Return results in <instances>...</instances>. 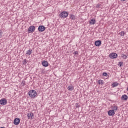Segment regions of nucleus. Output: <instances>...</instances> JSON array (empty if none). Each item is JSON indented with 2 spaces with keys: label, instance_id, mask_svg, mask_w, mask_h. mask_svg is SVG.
<instances>
[{
  "label": "nucleus",
  "instance_id": "28",
  "mask_svg": "<svg viewBox=\"0 0 128 128\" xmlns=\"http://www.w3.org/2000/svg\"><path fill=\"white\" fill-rule=\"evenodd\" d=\"M73 54H74L76 55V54H78V51H75V52H74Z\"/></svg>",
  "mask_w": 128,
  "mask_h": 128
},
{
  "label": "nucleus",
  "instance_id": "16",
  "mask_svg": "<svg viewBox=\"0 0 128 128\" xmlns=\"http://www.w3.org/2000/svg\"><path fill=\"white\" fill-rule=\"evenodd\" d=\"M70 18L73 20H76V16L72 14H70Z\"/></svg>",
  "mask_w": 128,
  "mask_h": 128
},
{
  "label": "nucleus",
  "instance_id": "21",
  "mask_svg": "<svg viewBox=\"0 0 128 128\" xmlns=\"http://www.w3.org/2000/svg\"><path fill=\"white\" fill-rule=\"evenodd\" d=\"M119 34H120V36H124V31H122Z\"/></svg>",
  "mask_w": 128,
  "mask_h": 128
},
{
  "label": "nucleus",
  "instance_id": "14",
  "mask_svg": "<svg viewBox=\"0 0 128 128\" xmlns=\"http://www.w3.org/2000/svg\"><path fill=\"white\" fill-rule=\"evenodd\" d=\"M74 86L72 85H70L68 87V90H70V91L74 90Z\"/></svg>",
  "mask_w": 128,
  "mask_h": 128
},
{
  "label": "nucleus",
  "instance_id": "13",
  "mask_svg": "<svg viewBox=\"0 0 128 128\" xmlns=\"http://www.w3.org/2000/svg\"><path fill=\"white\" fill-rule=\"evenodd\" d=\"M121 98L122 100H127L128 97L126 94H124L122 96Z\"/></svg>",
  "mask_w": 128,
  "mask_h": 128
},
{
  "label": "nucleus",
  "instance_id": "26",
  "mask_svg": "<svg viewBox=\"0 0 128 128\" xmlns=\"http://www.w3.org/2000/svg\"><path fill=\"white\" fill-rule=\"evenodd\" d=\"M2 31L0 30V38H2Z\"/></svg>",
  "mask_w": 128,
  "mask_h": 128
},
{
  "label": "nucleus",
  "instance_id": "32",
  "mask_svg": "<svg viewBox=\"0 0 128 128\" xmlns=\"http://www.w3.org/2000/svg\"><path fill=\"white\" fill-rule=\"evenodd\" d=\"M4 128V127H1V128Z\"/></svg>",
  "mask_w": 128,
  "mask_h": 128
},
{
  "label": "nucleus",
  "instance_id": "25",
  "mask_svg": "<svg viewBox=\"0 0 128 128\" xmlns=\"http://www.w3.org/2000/svg\"><path fill=\"white\" fill-rule=\"evenodd\" d=\"M103 76H108V73H106V72H103Z\"/></svg>",
  "mask_w": 128,
  "mask_h": 128
},
{
  "label": "nucleus",
  "instance_id": "18",
  "mask_svg": "<svg viewBox=\"0 0 128 128\" xmlns=\"http://www.w3.org/2000/svg\"><path fill=\"white\" fill-rule=\"evenodd\" d=\"M112 110H118V106L114 105L112 108Z\"/></svg>",
  "mask_w": 128,
  "mask_h": 128
},
{
  "label": "nucleus",
  "instance_id": "11",
  "mask_svg": "<svg viewBox=\"0 0 128 128\" xmlns=\"http://www.w3.org/2000/svg\"><path fill=\"white\" fill-rule=\"evenodd\" d=\"M42 64L43 66H44L45 68H46V66H48V61L43 60Z\"/></svg>",
  "mask_w": 128,
  "mask_h": 128
},
{
  "label": "nucleus",
  "instance_id": "23",
  "mask_svg": "<svg viewBox=\"0 0 128 128\" xmlns=\"http://www.w3.org/2000/svg\"><path fill=\"white\" fill-rule=\"evenodd\" d=\"M122 64H124V62H120L118 63V66H120V67L122 66Z\"/></svg>",
  "mask_w": 128,
  "mask_h": 128
},
{
  "label": "nucleus",
  "instance_id": "9",
  "mask_svg": "<svg viewBox=\"0 0 128 128\" xmlns=\"http://www.w3.org/2000/svg\"><path fill=\"white\" fill-rule=\"evenodd\" d=\"M94 44L96 46H100L102 45V41L100 40L96 41L94 42Z\"/></svg>",
  "mask_w": 128,
  "mask_h": 128
},
{
  "label": "nucleus",
  "instance_id": "27",
  "mask_svg": "<svg viewBox=\"0 0 128 128\" xmlns=\"http://www.w3.org/2000/svg\"><path fill=\"white\" fill-rule=\"evenodd\" d=\"M78 106H80V104L78 103H76V108H78Z\"/></svg>",
  "mask_w": 128,
  "mask_h": 128
},
{
  "label": "nucleus",
  "instance_id": "20",
  "mask_svg": "<svg viewBox=\"0 0 128 128\" xmlns=\"http://www.w3.org/2000/svg\"><path fill=\"white\" fill-rule=\"evenodd\" d=\"M121 58H124V60H126V55L124 54H121Z\"/></svg>",
  "mask_w": 128,
  "mask_h": 128
},
{
  "label": "nucleus",
  "instance_id": "3",
  "mask_svg": "<svg viewBox=\"0 0 128 128\" xmlns=\"http://www.w3.org/2000/svg\"><path fill=\"white\" fill-rule=\"evenodd\" d=\"M36 30V26H30V27L28 30V32L30 34L34 32Z\"/></svg>",
  "mask_w": 128,
  "mask_h": 128
},
{
  "label": "nucleus",
  "instance_id": "5",
  "mask_svg": "<svg viewBox=\"0 0 128 128\" xmlns=\"http://www.w3.org/2000/svg\"><path fill=\"white\" fill-rule=\"evenodd\" d=\"M109 58H118V54H116V53H111L109 55Z\"/></svg>",
  "mask_w": 128,
  "mask_h": 128
},
{
  "label": "nucleus",
  "instance_id": "31",
  "mask_svg": "<svg viewBox=\"0 0 128 128\" xmlns=\"http://www.w3.org/2000/svg\"><path fill=\"white\" fill-rule=\"evenodd\" d=\"M127 90H128V87L127 88Z\"/></svg>",
  "mask_w": 128,
  "mask_h": 128
},
{
  "label": "nucleus",
  "instance_id": "30",
  "mask_svg": "<svg viewBox=\"0 0 128 128\" xmlns=\"http://www.w3.org/2000/svg\"><path fill=\"white\" fill-rule=\"evenodd\" d=\"M121 0V2H126V0Z\"/></svg>",
  "mask_w": 128,
  "mask_h": 128
},
{
  "label": "nucleus",
  "instance_id": "12",
  "mask_svg": "<svg viewBox=\"0 0 128 128\" xmlns=\"http://www.w3.org/2000/svg\"><path fill=\"white\" fill-rule=\"evenodd\" d=\"M96 22L95 18H92L90 21H89L90 24H95Z\"/></svg>",
  "mask_w": 128,
  "mask_h": 128
},
{
  "label": "nucleus",
  "instance_id": "8",
  "mask_svg": "<svg viewBox=\"0 0 128 128\" xmlns=\"http://www.w3.org/2000/svg\"><path fill=\"white\" fill-rule=\"evenodd\" d=\"M27 117L28 118V120H32L34 118V113L32 112H29L27 114Z\"/></svg>",
  "mask_w": 128,
  "mask_h": 128
},
{
  "label": "nucleus",
  "instance_id": "29",
  "mask_svg": "<svg viewBox=\"0 0 128 128\" xmlns=\"http://www.w3.org/2000/svg\"><path fill=\"white\" fill-rule=\"evenodd\" d=\"M25 82L24 81H22V84H23V86H24V84H24Z\"/></svg>",
  "mask_w": 128,
  "mask_h": 128
},
{
  "label": "nucleus",
  "instance_id": "1",
  "mask_svg": "<svg viewBox=\"0 0 128 128\" xmlns=\"http://www.w3.org/2000/svg\"><path fill=\"white\" fill-rule=\"evenodd\" d=\"M36 91L34 90H30L28 92V96L31 98H34L36 96Z\"/></svg>",
  "mask_w": 128,
  "mask_h": 128
},
{
  "label": "nucleus",
  "instance_id": "24",
  "mask_svg": "<svg viewBox=\"0 0 128 128\" xmlns=\"http://www.w3.org/2000/svg\"><path fill=\"white\" fill-rule=\"evenodd\" d=\"M96 8H100V4H98L96 6Z\"/></svg>",
  "mask_w": 128,
  "mask_h": 128
},
{
  "label": "nucleus",
  "instance_id": "4",
  "mask_svg": "<svg viewBox=\"0 0 128 128\" xmlns=\"http://www.w3.org/2000/svg\"><path fill=\"white\" fill-rule=\"evenodd\" d=\"M6 104H8V100H6V99L2 98L0 100V104H2V106H6Z\"/></svg>",
  "mask_w": 128,
  "mask_h": 128
},
{
  "label": "nucleus",
  "instance_id": "15",
  "mask_svg": "<svg viewBox=\"0 0 128 128\" xmlns=\"http://www.w3.org/2000/svg\"><path fill=\"white\" fill-rule=\"evenodd\" d=\"M32 50H28L26 52V54H27V56H30V54H32Z\"/></svg>",
  "mask_w": 128,
  "mask_h": 128
},
{
  "label": "nucleus",
  "instance_id": "2",
  "mask_svg": "<svg viewBox=\"0 0 128 128\" xmlns=\"http://www.w3.org/2000/svg\"><path fill=\"white\" fill-rule=\"evenodd\" d=\"M68 12L64 11L60 13L59 14V16L60 18H68Z\"/></svg>",
  "mask_w": 128,
  "mask_h": 128
},
{
  "label": "nucleus",
  "instance_id": "7",
  "mask_svg": "<svg viewBox=\"0 0 128 128\" xmlns=\"http://www.w3.org/2000/svg\"><path fill=\"white\" fill-rule=\"evenodd\" d=\"M38 30L42 32L46 30V27L44 26H40L38 28Z\"/></svg>",
  "mask_w": 128,
  "mask_h": 128
},
{
  "label": "nucleus",
  "instance_id": "10",
  "mask_svg": "<svg viewBox=\"0 0 128 128\" xmlns=\"http://www.w3.org/2000/svg\"><path fill=\"white\" fill-rule=\"evenodd\" d=\"M114 110H109L108 111V116H114Z\"/></svg>",
  "mask_w": 128,
  "mask_h": 128
},
{
  "label": "nucleus",
  "instance_id": "17",
  "mask_svg": "<svg viewBox=\"0 0 128 128\" xmlns=\"http://www.w3.org/2000/svg\"><path fill=\"white\" fill-rule=\"evenodd\" d=\"M118 86V83L116 82H114V84H112V88H116Z\"/></svg>",
  "mask_w": 128,
  "mask_h": 128
},
{
  "label": "nucleus",
  "instance_id": "22",
  "mask_svg": "<svg viewBox=\"0 0 128 128\" xmlns=\"http://www.w3.org/2000/svg\"><path fill=\"white\" fill-rule=\"evenodd\" d=\"M23 64H28V60L26 59H24L22 62Z\"/></svg>",
  "mask_w": 128,
  "mask_h": 128
},
{
  "label": "nucleus",
  "instance_id": "6",
  "mask_svg": "<svg viewBox=\"0 0 128 128\" xmlns=\"http://www.w3.org/2000/svg\"><path fill=\"white\" fill-rule=\"evenodd\" d=\"M20 119L18 118H16L14 120V124L16 126L20 124Z\"/></svg>",
  "mask_w": 128,
  "mask_h": 128
},
{
  "label": "nucleus",
  "instance_id": "19",
  "mask_svg": "<svg viewBox=\"0 0 128 128\" xmlns=\"http://www.w3.org/2000/svg\"><path fill=\"white\" fill-rule=\"evenodd\" d=\"M98 84L102 85L104 84V80H98Z\"/></svg>",
  "mask_w": 128,
  "mask_h": 128
}]
</instances>
